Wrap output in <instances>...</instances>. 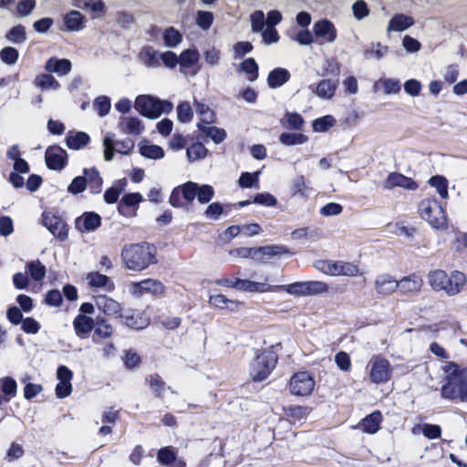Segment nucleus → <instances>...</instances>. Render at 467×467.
<instances>
[{
  "label": "nucleus",
  "instance_id": "obj_1",
  "mask_svg": "<svg viewBox=\"0 0 467 467\" xmlns=\"http://www.w3.org/2000/svg\"><path fill=\"white\" fill-rule=\"evenodd\" d=\"M120 259L125 269L142 272L157 263L156 249L146 242L129 243L121 247Z\"/></svg>",
  "mask_w": 467,
  "mask_h": 467
},
{
  "label": "nucleus",
  "instance_id": "obj_2",
  "mask_svg": "<svg viewBox=\"0 0 467 467\" xmlns=\"http://www.w3.org/2000/svg\"><path fill=\"white\" fill-rule=\"evenodd\" d=\"M428 284L435 292H443L448 296H455L461 293L467 282L466 275L454 270L448 275L445 271L435 269L430 271Z\"/></svg>",
  "mask_w": 467,
  "mask_h": 467
},
{
  "label": "nucleus",
  "instance_id": "obj_3",
  "mask_svg": "<svg viewBox=\"0 0 467 467\" xmlns=\"http://www.w3.org/2000/svg\"><path fill=\"white\" fill-rule=\"evenodd\" d=\"M135 109L148 119H157L162 113L172 110V104L168 100H161L150 95H140L134 102Z\"/></svg>",
  "mask_w": 467,
  "mask_h": 467
},
{
  "label": "nucleus",
  "instance_id": "obj_4",
  "mask_svg": "<svg viewBox=\"0 0 467 467\" xmlns=\"http://www.w3.org/2000/svg\"><path fill=\"white\" fill-rule=\"evenodd\" d=\"M419 213L432 228L443 230L447 227L445 210L437 200L431 198L422 200L419 205Z\"/></svg>",
  "mask_w": 467,
  "mask_h": 467
},
{
  "label": "nucleus",
  "instance_id": "obj_5",
  "mask_svg": "<svg viewBox=\"0 0 467 467\" xmlns=\"http://www.w3.org/2000/svg\"><path fill=\"white\" fill-rule=\"evenodd\" d=\"M277 358L273 351H256L254 359L250 367V376L254 381L266 379L275 367Z\"/></svg>",
  "mask_w": 467,
  "mask_h": 467
},
{
  "label": "nucleus",
  "instance_id": "obj_6",
  "mask_svg": "<svg viewBox=\"0 0 467 467\" xmlns=\"http://www.w3.org/2000/svg\"><path fill=\"white\" fill-rule=\"evenodd\" d=\"M277 289H282L292 296H308L327 293L328 285L321 281H305L275 285V290Z\"/></svg>",
  "mask_w": 467,
  "mask_h": 467
},
{
  "label": "nucleus",
  "instance_id": "obj_7",
  "mask_svg": "<svg viewBox=\"0 0 467 467\" xmlns=\"http://www.w3.org/2000/svg\"><path fill=\"white\" fill-rule=\"evenodd\" d=\"M369 380L377 385L387 383L392 375V368L389 361L380 356L374 355L368 362Z\"/></svg>",
  "mask_w": 467,
  "mask_h": 467
},
{
  "label": "nucleus",
  "instance_id": "obj_8",
  "mask_svg": "<svg viewBox=\"0 0 467 467\" xmlns=\"http://www.w3.org/2000/svg\"><path fill=\"white\" fill-rule=\"evenodd\" d=\"M453 381L445 382L441 387V397L448 400L467 402V368L462 370V376L453 378Z\"/></svg>",
  "mask_w": 467,
  "mask_h": 467
},
{
  "label": "nucleus",
  "instance_id": "obj_9",
  "mask_svg": "<svg viewBox=\"0 0 467 467\" xmlns=\"http://www.w3.org/2000/svg\"><path fill=\"white\" fill-rule=\"evenodd\" d=\"M316 386L313 375L307 371H299L295 373L289 381V390L292 395L296 397L310 396Z\"/></svg>",
  "mask_w": 467,
  "mask_h": 467
},
{
  "label": "nucleus",
  "instance_id": "obj_10",
  "mask_svg": "<svg viewBox=\"0 0 467 467\" xmlns=\"http://www.w3.org/2000/svg\"><path fill=\"white\" fill-rule=\"evenodd\" d=\"M115 134L108 132L103 138L104 159L109 161L113 159L114 153L129 154L134 148V142L130 139L114 140Z\"/></svg>",
  "mask_w": 467,
  "mask_h": 467
},
{
  "label": "nucleus",
  "instance_id": "obj_11",
  "mask_svg": "<svg viewBox=\"0 0 467 467\" xmlns=\"http://www.w3.org/2000/svg\"><path fill=\"white\" fill-rule=\"evenodd\" d=\"M165 287L161 281L152 278H147L140 282H131L129 285L130 294L136 298L142 297L147 294L153 296L161 295Z\"/></svg>",
  "mask_w": 467,
  "mask_h": 467
},
{
  "label": "nucleus",
  "instance_id": "obj_12",
  "mask_svg": "<svg viewBox=\"0 0 467 467\" xmlns=\"http://www.w3.org/2000/svg\"><path fill=\"white\" fill-rule=\"evenodd\" d=\"M72 371L66 366H59L57 370V379L58 383L56 386V396L58 399H64L72 392L71 380Z\"/></svg>",
  "mask_w": 467,
  "mask_h": 467
},
{
  "label": "nucleus",
  "instance_id": "obj_13",
  "mask_svg": "<svg viewBox=\"0 0 467 467\" xmlns=\"http://www.w3.org/2000/svg\"><path fill=\"white\" fill-rule=\"evenodd\" d=\"M313 31L321 44L333 43L337 36L334 24L327 19L317 21L313 26Z\"/></svg>",
  "mask_w": 467,
  "mask_h": 467
},
{
  "label": "nucleus",
  "instance_id": "obj_14",
  "mask_svg": "<svg viewBox=\"0 0 467 467\" xmlns=\"http://www.w3.org/2000/svg\"><path fill=\"white\" fill-rule=\"evenodd\" d=\"M95 305L97 308L104 315L113 317H122V306L114 298L99 295L95 297Z\"/></svg>",
  "mask_w": 467,
  "mask_h": 467
},
{
  "label": "nucleus",
  "instance_id": "obj_15",
  "mask_svg": "<svg viewBox=\"0 0 467 467\" xmlns=\"http://www.w3.org/2000/svg\"><path fill=\"white\" fill-rule=\"evenodd\" d=\"M382 186L385 190H392L394 188L400 187L405 190H416L418 188V184L411 178L407 177L399 172H391L388 175V177L383 181Z\"/></svg>",
  "mask_w": 467,
  "mask_h": 467
},
{
  "label": "nucleus",
  "instance_id": "obj_16",
  "mask_svg": "<svg viewBox=\"0 0 467 467\" xmlns=\"http://www.w3.org/2000/svg\"><path fill=\"white\" fill-rule=\"evenodd\" d=\"M47 166L54 171H61L67 161V152L58 146L47 148L45 154Z\"/></svg>",
  "mask_w": 467,
  "mask_h": 467
},
{
  "label": "nucleus",
  "instance_id": "obj_17",
  "mask_svg": "<svg viewBox=\"0 0 467 467\" xmlns=\"http://www.w3.org/2000/svg\"><path fill=\"white\" fill-rule=\"evenodd\" d=\"M85 280L88 287L93 289H103L108 292L114 290L115 285L109 276L99 271H90L86 275Z\"/></svg>",
  "mask_w": 467,
  "mask_h": 467
},
{
  "label": "nucleus",
  "instance_id": "obj_18",
  "mask_svg": "<svg viewBox=\"0 0 467 467\" xmlns=\"http://www.w3.org/2000/svg\"><path fill=\"white\" fill-rule=\"evenodd\" d=\"M235 289L249 293H265L275 291V285L268 284V279L265 278L264 282H254L246 279H236Z\"/></svg>",
  "mask_w": 467,
  "mask_h": 467
},
{
  "label": "nucleus",
  "instance_id": "obj_19",
  "mask_svg": "<svg viewBox=\"0 0 467 467\" xmlns=\"http://www.w3.org/2000/svg\"><path fill=\"white\" fill-rule=\"evenodd\" d=\"M398 286V280L389 274L379 275L374 281L376 293L383 296L393 294Z\"/></svg>",
  "mask_w": 467,
  "mask_h": 467
},
{
  "label": "nucleus",
  "instance_id": "obj_20",
  "mask_svg": "<svg viewBox=\"0 0 467 467\" xmlns=\"http://www.w3.org/2000/svg\"><path fill=\"white\" fill-rule=\"evenodd\" d=\"M289 254L288 249L285 245L272 244L255 247V261L261 264L266 263L275 256H280Z\"/></svg>",
  "mask_w": 467,
  "mask_h": 467
},
{
  "label": "nucleus",
  "instance_id": "obj_21",
  "mask_svg": "<svg viewBox=\"0 0 467 467\" xmlns=\"http://www.w3.org/2000/svg\"><path fill=\"white\" fill-rule=\"evenodd\" d=\"M398 284V289L401 294L415 295L421 290L423 280L419 275L411 274L401 278Z\"/></svg>",
  "mask_w": 467,
  "mask_h": 467
},
{
  "label": "nucleus",
  "instance_id": "obj_22",
  "mask_svg": "<svg viewBox=\"0 0 467 467\" xmlns=\"http://www.w3.org/2000/svg\"><path fill=\"white\" fill-rule=\"evenodd\" d=\"M71 67L70 60L57 57H50L45 65L46 71L50 74H56L57 77L67 76L70 72Z\"/></svg>",
  "mask_w": 467,
  "mask_h": 467
},
{
  "label": "nucleus",
  "instance_id": "obj_23",
  "mask_svg": "<svg viewBox=\"0 0 467 467\" xmlns=\"http://www.w3.org/2000/svg\"><path fill=\"white\" fill-rule=\"evenodd\" d=\"M43 224L53 235L60 239H65L67 235L65 223L54 214L45 213L43 215Z\"/></svg>",
  "mask_w": 467,
  "mask_h": 467
},
{
  "label": "nucleus",
  "instance_id": "obj_24",
  "mask_svg": "<svg viewBox=\"0 0 467 467\" xmlns=\"http://www.w3.org/2000/svg\"><path fill=\"white\" fill-rule=\"evenodd\" d=\"M76 223L81 231L90 233L96 231L100 226L101 217L94 212H88L79 216Z\"/></svg>",
  "mask_w": 467,
  "mask_h": 467
},
{
  "label": "nucleus",
  "instance_id": "obj_25",
  "mask_svg": "<svg viewBox=\"0 0 467 467\" xmlns=\"http://www.w3.org/2000/svg\"><path fill=\"white\" fill-rule=\"evenodd\" d=\"M119 128L124 133L139 136L144 130V126L137 117H121L119 120Z\"/></svg>",
  "mask_w": 467,
  "mask_h": 467
},
{
  "label": "nucleus",
  "instance_id": "obj_26",
  "mask_svg": "<svg viewBox=\"0 0 467 467\" xmlns=\"http://www.w3.org/2000/svg\"><path fill=\"white\" fill-rule=\"evenodd\" d=\"M381 421V413L379 411H374L364 418L355 428H360L363 432L368 434H375L379 430Z\"/></svg>",
  "mask_w": 467,
  "mask_h": 467
},
{
  "label": "nucleus",
  "instance_id": "obj_27",
  "mask_svg": "<svg viewBox=\"0 0 467 467\" xmlns=\"http://www.w3.org/2000/svg\"><path fill=\"white\" fill-rule=\"evenodd\" d=\"M138 147L140 155L147 159L161 160L165 155L164 150L161 146L151 144L146 140H141Z\"/></svg>",
  "mask_w": 467,
  "mask_h": 467
},
{
  "label": "nucleus",
  "instance_id": "obj_28",
  "mask_svg": "<svg viewBox=\"0 0 467 467\" xmlns=\"http://www.w3.org/2000/svg\"><path fill=\"white\" fill-rule=\"evenodd\" d=\"M209 304L213 307L226 309L232 312L237 310L241 306L240 302L229 299L222 294L210 295Z\"/></svg>",
  "mask_w": 467,
  "mask_h": 467
},
{
  "label": "nucleus",
  "instance_id": "obj_29",
  "mask_svg": "<svg viewBox=\"0 0 467 467\" xmlns=\"http://www.w3.org/2000/svg\"><path fill=\"white\" fill-rule=\"evenodd\" d=\"M86 18L78 11L73 10L64 17V25L67 31L78 32L85 27Z\"/></svg>",
  "mask_w": 467,
  "mask_h": 467
},
{
  "label": "nucleus",
  "instance_id": "obj_30",
  "mask_svg": "<svg viewBox=\"0 0 467 467\" xmlns=\"http://www.w3.org/2000/svg\"><path fill=\"white\" fill-rule=\"evenodd\" d=\"M128 327L134 329H143L150 325V317L141 311H131L130 315L124 317Z\"/></svg>",
  "mask_w": 467,
  "mask_h": 467
},
{
  "label": "nucleus",
  "instance_id": "obj_31",
  "mask_svg": "<svg viewBox=\"0 0 467 467\" xmlns=\"http://www.w3.org/2000/svg\"><path fill=\"white\" fill-rule=\"evenodd\" d=\"M73 326L76 334L81 338H86L94 327V320L85 315H78L74 319Z\"/></svg>",
  "mask_w": 467,
  "mask_h": 467
},
{
  "label": "nucleus",
  "instance_id": "obj_32",
  "mask_svg": "<svg viewBox=\"0 0 467 467\" xmlns=\"http://www.w3.org/2000/svg\"><path fill=\"white\" fill-rule=\"evenodd\" d=\"M83 177L87 179V187L93 194H98L101 192L102 188V178L99 172L95 168L85 169L83 171Z\"/></svg>",
  "mask_w": 467,
  "mask_h": 467
},
{
  "label": "nucleus",
  "instance_id": "obj_33",
  "mask_svg": "<svg viewBox=\"0 0 467 467\" xmlns=\"http://www.w3.org/2000/svg\"><path fill=\"white\" fill-rule=\"evenodd\" d=\"M337 84L331 79H323L316 87L313 91L322 99H330L334 97Z\"/></svg>",
  "mask_w": 467,
  "mask_h": 467
},
{
  "label": "nucleus",
  "instance_id": "obj_34",
  "mask_svg": "<svg viewBox=\"0 0 467 467\" xmlns=\"http://www.w3.org/2000/svg\"><path fill=\"white\" fill-rule=\"evenodd\" d=\"M139 57L147 67L156 68L160 67V53L151 47H143L139 53Z\"/></svg>",
  "mask_w": 467,
  "mask_h": 467
},
{
  "label": "nucleus",
  "instance_id": "obj_35",
  "mask_svg": "<svg viewBox=\"0 0 467 467\" xmlns=\"http://www.w3.org/2000/svg\"><path fill=\"white\" fill-rule=\"evenodd\" d=\"M414 24V20L411 16H405L402 14L395 15L388 25V31L400 32L409 28Z\"/></svg>",
  "mask_w": 467,
  "mask_h": 467
},
{
  "label": "nucleus",
  "instance_id": "obj_36",
  "mask_svg": "<svg viewBox=\"0 0 467 467\" xmlns=\"http://www.w3.org/2000/svg\"><path fill=\"white\" fill-rule=\"evenodd\" d=\"M289 78L290 74L285 68L277 67L268 74L267 83L270 88H276L285 84Z\"/></svg>",
  "mask_w": 467,
  "mask_h": 467
},
{
  "label": "nucleus",
  "instance_id": "obj_37",
  "mask_svg": "<svg viewBox=\"0 0 467 467\" xmlns=\"http://www.w3.org/2000/svg\"><path fill=\"white\" fill-rule=\"evenodd\" d=\"M89 141V136L86 132H68L66 138V144L71 150H79Z\"/></svg>",
  "mask_w": 467,
  "mask_h": 467
},
{
  "label": "nucleus",
  "instance_id": "obj_38",
  "mask_svg": "<svg viewBox=\"0 0 467 467\" xmlns=\"http://www.w3.org/2000/svg\"><path fill=\"white\" fill-rule=\"evenodd\" d=\"M197 127L203 134L211 138L215 144L221 143L226 138V131L223 129L211 126L210 124L202 125V123H198Z\"/></svg>",
  "mask_w": 467,
  "mask_h": 467
},
{
  "label": "nucleus",
  "instance_id": "obj_39",
  "mask_svg": "<svg viewBox=\"0 0 467 467\" xmlns=\"http://www.w3.org/2000/svg\"><path fill=\"white\" fill-rule=\"evenodd\" d=\"M194 107L196 113L200 118V122L202 125H208L213 122L215 114L213 110L206 104L194 100Z\"/></svg>",
  "mask_w": 467,
  "mask_h": 467
},
{
  "label": "nucleus",
  "instance_id": "obj_40",
  "mask_svg": "<svg viewBox=\"0 0 467 467\" xmlns=\"http://www.w3.org/2000/svg\"><path fill=\"white\" fill-rule=\"evenodd\" d=\"M202 58L209 67H219L222 60V53L221 50L217 47L212 46L205 48L202 52Z\"/></svg>",
  "mask_w": 467,
  "mask_h": 467
},
{
  "label": "nucleus",
  "instance_id": "obj_41",
  "mask_svg": "<svg viewBox=\"0 0 467 467\" xmlns=\"http://www.w3.org/2000/svg\"><path fill=\"white\" fill-rule=\"evenodd\" d=\"M35 85L42 90H57L60 88L59 82L50 73L36 76Z\"/></svg>",
  "mask_w": 467,
  "mask_h": 467
},
{
  "label": "nucleus",
  "instance_id": "obj_42",
  "mask_svg": "<svg viewBox=\"0 0 467 467\" xmlns=\"http://www.w3.org/2000/svg\"><path fill=\"white\" fill-rule=\"evenodd\" d=\"M127 182L120 180L116 182L110 188H109L104 193V201L107 203H114L119 199L120 193L125 190Z\"/></svg>",
  "mask_w": 467,
  "mask_h": 467
},
{
  "label": "nucleus",
  "instance_id": "obj_43",
  "mask_svg": "<svg viewBox=\"0 0 467 467\" xmlns=\"http://www.w3.org/2000/svg\"><path fill=\"white\" fill-rule=\"evenodd\" d=\"M315 267L327 275L338 276L339 261L319 260L315 263Z\"/></svg>",
  "mask_w": 467,
  "mask_h": 467
},
{
  "label": "nucleus",
  "instance_id": "obj_44",
  "mask_svg": "<svg viewBox=\"0 0 467 467\" xmlns=\"http://www.w3.org/2000/svg\"><path fill=\"white\" fill-rule=\"evenodd\" d=\"M239 71L247 75V79L251 82L258 78V66L254 58H246L238 68Z\"/></svg>",
  "mask_w": 467,
  "mask_h": 467
},
{
  "label": "nucleus",
  "instance_id": "obj_45",
  "mask_svg": "<svg viewBox=\"0 0 467 467\" xmlns=\"http://www.w3.org/2000/svg\"><path fill=\"white\" fill-rule=\"evenodd\" d=\"M200 59V54L196 49H186L179 57V64L182 67L190 68Z\"/></svg>",
  "mask_w": 467,
  "mask_h": 467
},
{
  "label": "nucleus",
  "instance_id": "obj_46",
  "mask_svg": "<svg viewBox=\"0 0 467 467\" xmlns=\"http://www.w3.org/2000/svg\"><path fill=\"white\" fill-rule=\"evenodd\" d=\"M311 409L306 406H289L285 409V415L295 421L306 419L310 413Z\"/></svg>",
  "mask_w": 467,
  "mask_h": 467
},
{
  "label": "nucleus",
  "instance_id": "obj_47",
  "mask_svg": "<svg viewBox=\"0 0 467 467\" xmlns=\"http://www.w3.org/2000/svg\"><path fill=\"white\" fill-rule=\"evenodd\" d=\"M164 45L168 47H175L182 41V36L179 30L168 27L162 35Z\"/></svg>",
  "mask_w": 467,
  "mask_h": 467
},
{
  "label": "nucleus",
  "instance_id": "obj_48",
  "mask_svg": "<svg viewBox=\"0 0 467 467\" xmlns=\"http://www.w3.org/2000/svg\"><path fill=\"white\" fill-rule=\"evenodd\" d=\"M279 141L285 146L301 145L307 141V137L301 133L284 132L280 135Z\"/></svg>",
  "mask_w": 467,
  "mask_h": 467
},
{
  "label": "nucleus",
  "instance_id": "obj_49",
  "mask_svg": "<svg viewBox=\"0 0 467 467\" xmlns=\"http://www.w3.org/2000/svg\"><path fill=\"white\" fill-rule=\"evenodd\" d=\"M441 370L444 373V383L445 382H451L454 379L460 378L462 376V370L459 368V366L451 361H445L441 365Z\"/></svg>",
  "mask_w": 467,
  "mask_h": 467
},
{
  "label": "nucleus",
  "instance_id": "obj_50",
  "mask_svg": "<svg viewBox=\"0 0 467 467\" xmlns=\"http://www.w3.org/2000/svg\"><path fill=\"white\" fill-rule=\"evenodd\" d=\"M1 391L5 398L9 400L16 395L17 384L16 381L11 377H4L0 379Z\"/></svg>",
  "mask_w": 467,
  "mask_h": 467
},
{
  "label": "nucleus",
  "instance_id": "obj_51",
  "mask_svg": "<svg viewBox=\"0 0 467 467\" xmlns=\"http://www.w3.org/2000/svg\"><path fill=\"white\" fill-rule=\"evenodd\" d=\"M335 125V118L331 115H326L315 119L312 123V128L315 132H326Z\"/></svg>",
  "mask_w": 467,
  "mask_h": 467
},
{
  "label": "nucleus",
  "instance_id": "obj_52",
  "mask_svg": "<svg viewBox=\"0 0 467 467\" xmlns=\"http://www.w3.org/2000/svg\"><path fill=\"white\" fill-rule=\"evenodd\" d=\"M259 175L260 171L254 173L243 172L238 180V184L241 188H259Z\"/></svg>",
  "mask_w": 467,
  "mask_h": 467
},
{
  "label": "nucleus",
  "instance_id": "obj_53",
  "mask_svg": "<svg viewBox=\"0 0 467 467\" xmlns=\"http://www.w3.org/2000/svg\"><path fill=\"white\" fill-rule=\"evenodd\" d=\"M76 5L81 8L88 9L98 17L104 9V4L101 0H75Z\"/></svg>",
  "mask_w": 467,
  "mask_h": 467
},
{
  "label": "nucleus",
  "instance_id": "obj_54",
  "mask_svg": "<svg viewBox=\"0 0 467 467\" xmlns=\"http://www.w3.org/2000/svg\"><path fill=\"white\" fill-rule=\"evenodd\" d=\"M26 268L32 279L36 282L42 281L46 276V267L38 260L28 263Z\"/></svg>",
  "mask_w": 467,
  "mask_h": 467
},
{
  "label": "nucleus",
  "instance_id": "obj_55",
  "mask_svg": "<svg viewBox=\"0 0 467 467\" xmlns=\"http://www.w3.org/2000/svg\"><path fill=\"white\" fill-rule=\"evenodd\" d=\"M431 187L435 188L439 195L443 198H448V181L442 176H433L429 180Z\"/></svg>",
  "mask_w": 467,
  "mask_h": 467
},
{
  "label": "nucleus",
  "instance_id": "obj_56",
  "mask_svg": "<svg viewBox=\"0 0 467 467\" xmlns=\"http://www.w3.org/2000/svg\"><path fill=\"white\" fill-rule=\"evenodd\" d=\"M251 30L253 33H260L265 25V14L261 10L253 12L249 16Z\"/></svg>",
  "mask_w": 467,
  "mask_h": 467
},
{
  "label": "nucleus",
  "instance_id": "obj_57",
  "mask_svg": "<svg viewBox=\"0 0 467 467\" xmlns=\"http://www.w3.org/2000/svg\"><path fill=\"white\" fill-rule=\"evenodd\" d=\"M207 149L202 143H193L187 149V157L190 161H199L207 155Z\"/></svg>",
  "mask_w": 467,
  "mask_h": 467
},
{
  "label": "nucleus",
  "instance_id": "obj_58",
  "mask_svg": "<svg viewBox=\"0 0 467 467\" xmlns=\"http://www.w3.org/2000/svg\"><path fill=\"white\" fill-rule=\"evenodd\" d=\"M6 39L14 44H22L26 41V31L23 26H16L6 34Z\"/></svg>",
  "mask_w": 467,
  "mask_h": 467
},
{
  "label": "nucleus",
  "instance_id": "obj_59",
  "mask_svg": "<svg viewBox=\"0 0 467 467\" xmlns=\"http://www.w3.org/2000/svg\"><path fill=\"white\" fill-rule=\"evenodd\" d=\"M94 108L99 117L108 115L111 109L110 99L107 96H99L94 100Z\"/></svg>",
  "mask_w": 467,
  "mask_h": 467
},
{
  "label": "nucleus",
  "instance_id": "obj_60",
  "mask_svg": "<svg viewBox=\"0 0 467 467\" xmlns=\"http://www.w3.org/2000/svg\"><path fill=\"white\" fill-rule=\"evenodd\" d=\"M141 202H143V196L140 192L127 193L120 200V203L119 205V213H122L121 212L122 205H125L126 207H136Z\"/></svg>",
  "mask_w": 467,
  "mask_h": 467
},
{
  "label": "nucleus",
  "instance_id": "obj_61",
  "mask_svg": "<svg viewBox=\"0 0 467 467\" xmlns=\"http://www.w3.org/2000/svg\"><path fill=\"white\" fill-rule=\"evenodd\" d=\"M213 186L209 184L198 185L197 200L200 203H208L214 196Z\"/></svg>",
  "mask_w": 467,
  "mask_h": 467
},
{
  "label": "nucleus",
  "instance_id": "obj_62",
  "mask_svg": "<svg viewBox=\"0 0 467 467\" xmlns=\"http://www.w3.org/2000/svg\"><path fill=\"white\" fill-rule=\"evenodd\" d=\"M177 117L180 122H190L193 117V111L189 102H182L177 107Z\"/></svg>",
  "mask_w": 467,
  "mask_h": 467
},
{
  "label": "nucleus",
  "instance_id": "obj_63",
  "mask_svg": "<svg viewBox=\"0 0 467 467\" xmlns=\"http://www.w3.org/2000/svg\"><path fill=\"white\" fill-rule=\"evenodd\" d=\"M360 275V270L357 265L349 262L339 261L338 275L354 277Z\"/></svg>",
  "mask_w": 467,
  "mask_h": 467
},
{
  "label": "nucleus",
  "instance_id": "obj_64",
  "mask_svg": "<svg viewBox=\"0 0 467 467\" xmlns=\"http://www.w3.org/2000/svg\"><path fill=\"white\" fill-rule=\"evenodd\" d=\"M198 185V183L193 182H187L180 185L185 201L192 202L197 197Z\"/></svg>",
  "mask_w": 467,
  "mask_h": 467
}]
</instances>
